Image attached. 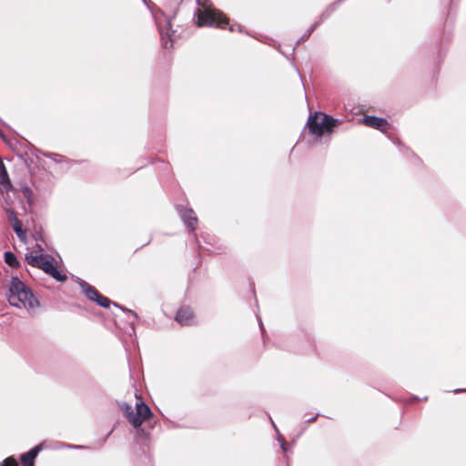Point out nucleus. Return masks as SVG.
<instances>
[{"mask_svg": "<svg viewBox=\"0 0 466 466\" xmlns=\"http://www.w3.org/2000/svg\"><path fill=\"white\" fill-rule=\"evenodd\" d=\"M95 302H96L98 306H100V307H102V308H105V309L109 308V306L112 304V305H114L115 307L119 308L121 310L126 311V312H127V313L131 314V315L133 316V318H134V320H137V319H138V316H137V312H135V311H134V310H132V309H126V308H124V307L120 306V305H119L118 303H116V302H112L108 298H106V297L103 296V295H102V294H100V293H99V295L97 296V298H96Z\"/></svg>", "mask_w": 466, "mask_h": 466, "instance_id": "9d476101", "label": "nucleus"}, {"mask_svg": "<svg viewBox=\"0 0 466 466\" xmlns=\"http://www.w3.org/2000/svg\"><path fill=\"white\" fill-rule=\"evenodd\" d=\"M177 211L183 222L185 223L187 228L189 232L193 233V237L196 239V242L198 243L196 234L194 233L196 228V223L198 221V218L192 208H185L183 206L177 207Z\"/></svg>", "mask_w": 466, "mask_h": 466, "instance_id": "39448f33", "label": "nucleus"}, {"mask_svg": "<svg viewBox=\"0 0 466 466\" xmlns=\"http://www.w3.org/2000/svg\"><path fill=\"white\" fill-rule=\"evenodd\" d=\"M25 259L27 260L28 264L32 267L42 269L44 272L48 268L52 261L48 259L45 255H33V254H26Z\"/></svg>", "mask_w": 466, "mask_h": 466, "instance_id": "0eeeda50", "label": "nucleus"}, {"mask_svg": "<svg viewBox=\"0 0 466 466\" xmlns=\"http://www.w3.org/2000/svg\"><path fill=\"white\" fill-rule=\"evenodd\" d=\"M0 136H1V137H3V134H2V132H1V131H0Z\"/></svg>", "mask_w": 466, "mask_h": 466, "instance_id": "a878e982", "label": "nucleus"}, {"mask_svg": "<svg viewBox=\"0 0 466 466\" xmlns=\"http://www.w3.org/2000/svg\"><path fill=\"white\" fill-rule=\"evenodd\" d=\"M250 289H251V292L253 294L255 304H256V307H257V310L255 311V315H256V318H257V321H258V325L259 330L262 333V318L259 315L258 301V299H257V297L255 295V290H254V285L253 284L250 285Z\"/></svg>", "mask_w": 466, "mask_h": 466, "instance_id": "f3484780", "label": "nucleus"}, {"mask_svg": "<svg viewBox=\"0 0 466 466\" xmlns=\"http://www.w3.org/2000/svg\"><path fill=\"white\" fill-rule=\"evenodd\" d=\"M0 183L2 184L4 191L5 192L13 189L12 183L9 179L7 170L2 158H0Z\"/></svg>", "mask_w": 466, "mask_h": 466, "instance_id": "f8f14e48", "label": "nucleus"}, {"mask_svg": "<svg viewBox=\"0 0 466 466\" xmlns=\"http://www.w3.org/2000/svg\"><path fill=\"white\" fill-rule=\"evenodd\" d=\"M195 15L197 16L198 26H216L226 28L228 25L225 15L217 9L208 7H198Z\"/></svg>", "mask_w": 466, "mask_h": 466, "instance_id": "7ed1b4c3", "label": "nucleus"}, {"mask_svg": "<svg viewBox=\"0 0 466 466\" xmlns=\"http://www.w3.org/2000/svg\"><path fill=\"white\" fill-rule=\"evenodd\" d=\"M67 448L73 449V448H78L79 446H73V445H66Z\"/></svg>", "mask_w": 466, "mask_h": 466, "instance_id": "4be33fe9", "label": "nucleus"}, {"mask_svg": "<svg viewBox=\"0 0 466 466\" xmlns=\"http://www.w3.org/2000/svg\"><path fill=\"white\" fill-rule=\"evenodd\" d=\"M29 191H30V190H29V188H28V187H25V193L29 192Z\"/></svg>", "mask_w": 466, "mask_h": 466, "instance_id": "5701e85b", "label": "nucleus"}, {"mask_svg": "<svg viewBox=\"0 0 466 466\" xmlns=\"http://www.w3.org/2000/svg\"><path fill=\"white\" fill-rule=\"evenodd\" d=\"M121 409L124 411L125 416L128 421L132 424V417H134V409L131 405L127 402L121 404Z\"/></svg>", "mask_w": 466, "mask_h": 466, "instance_id": "a211bd4d", "label": "nucleus"}, {"mask_svg": "<svg viewBox=\"0 0 466 466\" xmlns=\"http://www.w3.org/2000/svg\"><path fill=\"white\" fill-rule=\"evenodd\" d=\"M0 466H4L3 462L0 464Z\"/></svg>", "mask_w": 466, "mask_h": 466, "instance_id": "cd10ccee", "label": "nucleus"}, {"mask_svg": "<svg viewBox=\"0 0 466 466\" xmlns=\"http://www.w3.org/2000/svg\"><path fill=\"white\" fill-rule=\"evenodd\" d=\"M47 275L51 276L53 279H55L56 281L64 282L67 279V276L60 271L54 264L53 262L50 264L48 268L46 270Z\"/></svg>", "mask_w": 466, "mask_h": 466, "instance_id": "4468645a", "label": "nucleus"}, {"mask_svg": "<svg viewBox=\"0 0 466 466\" xmlns=\"http://www.w3.org/2000/svg\"><path fill=\"white\" fill-rule=\"evenodd\" d=\"M43 450V444L39 443L27 452L21 454L20 460L23 466H35V460Z\"/></svg>", "mask_w": 466, "mask_h": 466, "instance_id": "1a4fd4ad", "label": "nucleus"}, {"mask_svg": "<svg viewBox=\"0 0 466 466\" xmlns=\"http://www.w3.org/2000/svg\"><path fill=\"white\" fill-rule=\"evenodd\" d=\"M176 320L182 326H188L194 323V313L188 307L180 308L176 314Z\"/></svg>", "mask_w": 466, "mask_h": 466, "instance_id": "6e6552de", "label": "nucleus"}, {"mask_svg": "<svg viewBox=\"0 0 466 466\" xmlns=\"http://www.w3.org/2000/svg\"><path fill=\"white\" fill-rule=\"evenodd\" d=\"M196 1H197L198 5H200L199 0H196Z\"/></svg>", "mask_w": 466, "mask_h": 466, "instance_id": "393cba45", "label": "nucleus"}, {"mask_svg": "<svg viewBox=\"0 0 466 466\" xmlns=\"http://www.w3.org/2000/svg\"><path fill=\"white\" fill-rule=\"evenodd\" d=\"M46 157L52 158L54 161L56 162H60L63 158V156L55 153H50L46 155Z\"/></svg>", "mask_w": 466, "mask_h": 466, "instance_id": "aec40b11", "label": "nucleus"}, {"mask_svg": "<svg viewBox=\"0 0 466 466\" xmlns=\"http://www.w3.org/2000/svg\"><path fill=\"white\" fill-rule=\"evenodd\" d=\"M362 123L367 127L380 130L384 133L390 128V124L385 118L374 116H365L362 119Z\"/></svg>", "mask_w": 466, "mask_h": 466, "instance_id": "423d86ee", "label": "nucleus"}, {"mask_svg": "<svg viewBox=\"0 0 466 466\" xmlns=\"http://www.w3.org/2000/svg\"><path fill=\"white\" fill-rule=\"evenodd\" d=\"M235 27H236V25H230V26H229V30H230L231 32L235 31V29H236ZM237 27H238V29L239 31H241V29H240V25H237Z\"/></svg>", "mask_w": 466, "mask_h": 466, "instance_id": "412c9836", "label": "nucleus"}, {"mask_svg": "<svg viewBox=\"0 0 466 466\" xmlns=\"http://www.w3.org/2000/svg\"><path fill=\"white\" fill-rule=\"evenodd\" d=\"M0 136H1V137H3V134H2V132H1V131H0Z\"/></svg>", "mask_w": 466, "mask_h": 466, "instance_id": "bb28decb", "label": "nucleus"}, {"mask_svg": "<svg viewBox=\"0 0 466 466\" xmlns=\"http://www.w3.org/2000/svg\"><path fill=\"white\" fill-rule=\"evenodd\" d=\"M166 29H167L166 35H167V38H168L167 40L165 39L163 29L158 25V30H159V34L161 35V40H162V46L164 48L167 49V48L172 47V46H173V44H172L173 40L171 39V36H172V34L175 33V31L172 30L171 18H166Z\"/></svg>", "mask_w": 466, "mask_h": 466, "instance_id": "9b49d317", "label": "nucleus"}, {"mask_svg": "<svg viewBox=\"0 0 466 466\" xmlns=\"http://www.w3.org/2000/svg\"><path fill=\"white\" fill-rule=\"evenodd\" d=\"M11 215L13 217V229L15 232L16 236L21 239L24 240L25 238L26 233L22 228L21 221L16 218L15 214L11 211Z\"/></svg>", "mask_w": 466, "mask_h": 466, "instance_id": "2eb2a0df", "label": "nucleus"}, {"mask_svg": "<svg viewBox=\"0 0 466 466\" xmlns=\"http://www.w3.org/2000/svg\"><path fill=\"white\" fill-rule=\"evenodd\" d=\"M3 464L4 466H18V461L15 457L10 456L3 461Z\"/></svg>", "mask_w": 466, "mask_h": 466, "instance_id": "6ab92c4d", "label": "nucleus"}, {"mask_svg": "<svg viewBox=\"0 0 466 466\" xmlns=\"http://www.w3.org/2000/svg\"><path fill=\"white\" fill-rule=\"evenodd\" d=\"M5 262L11 268H15L19 266V261L15 253L12 251H5L4 253Z\"/></svg>", "mask_w": 466, "mask_h": 466, "instance_id": "dca6fc26", "label": "nucleus"}, {"mask_svg": "<svg viewBox=\"0 0 466 466\" xmlns=\"http://www.w3.org/2000/svg\"><path fill=\"white\" fill-rule=\"evenodd\" d=\"M152 416L153 412L148 405L140 401L137 403V411L134 412V417H132V426L138 429L144 421L149 420Z\"/></svg>", "mask_w": 466, "mask_h": 466, "instance_id": "20e7f679", "label": "nucleus"}, {"mask_svg": "<svg viewBox=\"0 0 466 466\" xmlns=\"http://www.w3.org/2000/svg\"><path fill=\"white\" fill-rule=\"evenodd\" d=\"M79 285L86 299L90 301H95L96 298L99 295V292L93 286L84 280H81Z\"/></svg>", "mask_w": 466, "mask_h": 466, "instance_id": "ddd939ff", "label": "nucleus"}, {"mask_svg": "<svg viewBox=\"0 0 466 466\" xmlns=\"http://www.w3.org/2000/svg\"><path fill=\"white\" fill-rule=\"evenodd\" d=\"M146 5H147V0H142Z\"/></svg>", "mask_w": 466, "mask_h": 466, "instance_id": "b1692460", "label": "nucleus"}, {"mask_svg": "<svg viewBox=\"0 0 466 466\" xmlns=\"http://www.w3.org/2000/svg\"><path fill=\"white\" fill-rule=\"evenodd\" d=\"M341 124L342 121L340 119L334 118L322 112L310 114L307 121L309 133L318 137L332 134L334 128Z\"/></svg>", "mask_w": 466, "mask_h": 466, "instance_id": "f03ea898", "label": "nucleus"}, {"mask_svg": "<svg viewBox=\"0 0 466 466\" xmlns=\"http://www.w3.org/2000/svg\"><path fill=\"white\" fill-rule=\"evenodd\" d=\"M8 302L18 309H35L40 303L36 297L17 276L12 277L8 289Z\"/></svg>", "mask_w": 466, "mask_h": 466, "instance_id": "f257e3e1", "label": "nucleus"}]
</instances>
